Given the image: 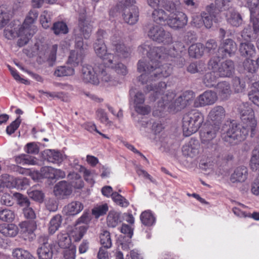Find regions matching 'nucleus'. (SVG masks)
Here are the masks:
<instances>
[{"label": "nucleus", "mask_w": 259, "mask_h": 259, "mask_svg": "<svg viewBox=\"0 0 259 259\" xmlns=\"http://www.w3.org/2000/svg\"><path fill=\"white\" fill-rule=\"evenodd\" d=\"M240 118L243 120V118L249 119H255L254 111L248 104H243L240 108Z\"/></svg>", "instance_id": "obj_37"}, {"label": "nucleus", "mask_w": 259, "mask_h": 259, "mask_svg": "<svg viewBox=\"0 0 259 259\" xmlns=\"http://www.w3.org/2000/svg\"><path fill=\"white\" fill-rule=\"evenodd\" d=\"M100 243L103 247L106 248H109L111 247L112 242L110 234L108 231H103L100 234Z\"/></svg>", "instance_id": "obj_50"}, {"label": "nucleus", "mask_w": 259, "mask_h": 259, "mask_svg": "<svg viewBox=\"0 0 259 259\" xmlns=\"http://www.w3.org/2000/svg\"><path fill=\"white\" fill-rule=\"evenodd\" d=\"M139 51L142 54H148L150 61L148 64L139 61L138 64V70L143 73L139 77V80L142 83H146L147 85L144 90L146 93L153 92L150 97L151 101L158 100L157 109L153 111L155 115L160 116L161 112L164 111L166 108L170 112H176L185 107L193 98V93L187 91L181 95L174 99L176 95L172 92H167L162 94L166 87L165 82L160 81L156 84L157 80L169 76L172 71V68L169 64H165L161 66L159 63L162 60L167 59L169 57L175 56V47L170 53L166 52L164 47L150 48L148 45H144L139 47Z\"/></svg>", "instance_id": "obj_1"}, {"label": "nucleus", "mask_w": 259, "mask_h": 259, "mask_svg": "<svg viewBox=\"0 0 259 259\" xmlns=\"http://www.w3.org/2000/svg\"><path fill=\"white\" fill-rule=\"evenodd\" d=\"M237 50L236 43L231 39H226L221 44L219 53L222 57L230 56L234 54Z\"/></svg>", "instance_id": "obj_19"}, {"label": "nucleus", "mask_w": 259, "mask_h": 259, "mask_svg": "<svg viewBox=\"0 0 259 259\" xmlns=\"http://www.w3.org/2000/svg\"><path fill=\"white\" fill-rule=\"evenodd\" d=\"M239 51L241 55L245 57H252L255 54L254 46L248 41L241 43Z\"/></svg>", "instance_id": "obj_32"}, {"label": "nucleus", "mask_w": 259, "mask_h": 259, "mask_svg": "<svg viewBox=\"0 0 259 259\" xmlns=\"http://www.w3.org/2000/svg\"><path fill=\"white\" fill-rule=\"evenodd\" d=\"M152 17L154 21L157 23H161L166 21L168 17L165 12L162 9H155L152 13Z\"/></svg>", "instance_id": "obj_49"}, {"label": "nucleus", "mask_w": 259, "mask_h": 259, "mask_svg": "<svg viewBox=\"0 0 259 259\" xmlns=\"http://www.w3.org/2000/svg\"><path fill=\"white\" fill-rule=\"evenodd\" d=\"M218 128L213 125H208L203 128L200 133L201 143L212 151L217 148V145L213 142L217 136Z\"/></svg>", "instance_id": "obj_6"}, {"label": "nucleus", "mask_w": 259, "mask_h": 259, "mask_svg": "<svg viewBox=\"0 0 259 259\" xmlns=\"http://www.w3.org/2000/svg\"><path fill=\"white\" fill-rule=\"evenodd\" d=\"M180 3L177 1L170 3L165 6V9L170 13L169 15L178 13V11H180Z\"/></svg>", "instance_id": "obj_59"}, {"label": "nucleus", "mask_w": 259, "mask_h": 259, "mask_svg": "<svg viewBox=\"0 0 259 259\" xmlns=\"http://www.w3.org/2000/svg\"><path fill=\"white\" fill-rule=\"evenodd\" d=\"M62 223V218L60 215H56L50 221L49 232L53 234L59 228Z\"/></svg>", "instance_id": "obj_44"}, {"label": "nucleus", "mask_w": 259, "mask_h": 259, "mask_svg": "<svg viewBox=\"0 0 259 259\" xmlns=\"http://www.w3.org/2000/svg\"><path fill=\"white\" fill-rule=\"evenodd\" d=\"M218 99L217 94L211 91H207L199 95L195 101L196 107H202L213 104Z\"/></svg>", "instance_id": "obj_13"}, {"label": "nucleus", "mask_w": 259, "mask_h": 259, "mask_svg": "<svg viewBox=\"0 0 259 259\" xmlns=\"http://www.w3.org/2000/svg\"><path fill=\"white\" fill-rule=\"evenodd\" d=\"M90 221L88 214H84L78 219L76 227L72 232L71 235L75 241H79L87 231V224Z\"/></svg>", "instance_id": "obj_11"}, {"label": "nucleus", "mask_w": 259, "mask_h": 259, "mask_svg": "<svg viewBox=\"0 0 259 259\" xmlns=\"http://www.w3.org/2000/svg\"><path fill=\"white\" fill-rule=\"evenodd\" d=\"M204 121L203 115L197 110H192L186 113L183 118V131L188 137L195 133Z\"/></svg>", "instance_id": "obj_5"}, {"label": "nucleus", "mask_w": 259, "mask_h": 259, "mask_svg": "<svg viewBox=\"0 0 259 259\" xmlns=\"http://www.w3.org/2000/svg\"><path fill=\"white\" fill-rule=\"evenodd\" d=\"M52 29L56 35L65 34L68 32L67 25L63 22L55 23L53 24Z\"/></svg>", "instance_id": "obj_47"}, {"label": "nucleus", "mask_w": 259, "mask_h": 259, "mask_svg": "<svg viewBox=\"0 0 259 259\" xmlns=\"http://www.w3.org/2000/svg\"><path fill=\"white\" fill-rule=\"evenodd\" d=\"M148 36L153 40L159 43L169 44L172 42L170 33L159 26L151 27L148 32Z\"/></svg>", "instance_id": "obj_8"}, {"label": "nucleus", "mask_w": 259, "mask_h": 259, "mask_svg": "<svg viewBox=\"0 0 259 259\" xmlns=\"http://www.w3.org/2000/svg\"><path fill=\"white\" fill-rule=\"evenodd\" d=\"M243 64L244 68L249 72H255L257 69L255 63H254L252 60L249 59H247L244 62Z\"/></svg>", "instance_id": "obj_63"}, {"label": "nucleus", "mask_w": 259, "mask_h": 259, "mask_svg": "<svg viewBox=\"0 0 259 259\" xmlns=\"http://www.w3.org/2000/svg\"><path fill=\"white\" fill-rule=\"evenodd\" d=\"M84 57V53L80 51H71L68 59V63L76 66L82 62Z\"/></svg>", "instance_id": "obj_29"}, {"label": "nucleus", "mask_w": 259, "mask_h": 259, "mask_svg": "<svg viewBox=\"0 0 259 259\" xmlns=\"http://www.w3.org/2000/svg\"><path fill=\"white\" fill-rule=\"evenodd\" d=\"M43 156L45 159L48 161L54 163H60L63 160V156L59 152L55 150L48 149L44 152Z\"/></svg>", "instance_id": "obj_28"}, {"label": "nucleus", "mask_w": 259, "mask_h": 259, "mask_svg": "<svg viewBox=\"0 0 259 259\" xmlns=\"http://www.w3.org/2000/svg\"><path fill=\"white\" fill-rule=\"evenodd\" d=\"M13 196L17 199L18 204L22 207H26L30 205V201L28 199L20 193H15Z\"/></svg>", "instance_id": "obj_58"}, {"label": "nucleus", "mask_w": 259, "mask_h": 259, "mask_svg": "<svg viewBox=\"0 0 259 259\" xmlns=\"http://www.w3.org/2000/svg\"><path fill=\"white\" fill-rule=\"evenodd\" d=\"M78 27L84 38H89L92 32L93 26L90 21L84 19L83 15L80 16L79 18Z\"/></svg>", "instance_id": "obj_21"}, {"label": "nucleus", "mask_w": 259, "mask_h": 259, "mask_svg": "<svg viewBox=\"0 0 259 259\" xmlns=\"http://www.w3.org/2000/svg\"><path fill=\"white\" fill-rule=\"evenodd\" d=\"M188 22L186 15L181 11L169 15L167 19V25L174 29H179L185 26Z\"/></svg>", "instance_id": "obj_10"}, {"label": "nucleus", "mask_w": 259, "mask_h": 259, "mask_svg": "<svg viewBox=\"0 0 259 259\" xmlns=\"http://www.w3.org/2000/svg\"><path fill=\"white\" fill-rule=\"evenodd\" d=\"M247 7L250 12V19L252 22L255 33L259 32V0H248Z\"/></svg>", "instance_id": "obj_12"}, {"label": "nucleus", "mask_w": 259, "mask_h": 259, "mask_svg": "<svg viewBox=\"0 0 259 259\" xmlns=\"http://www.w3.org/2000/svg\"><path fill=\"white\" fill-rule=\"evenodd\" d=\"M0 233L6 237H13L18 233V227L13 224L0 225Z\"/></svg>", "instance_id": "obj_26"}, {"label": "nucleus", "mask_w": 259, "mask_h": 259, "mask_svg": "<svg viewBox=\"0 0 259 259\" xmlns=\"http://www.w3.org/2000/svg\"><path fill=\"white\" fill-rule=\"evenodd\" d=\"M78 171L83 174V177L88 183L91 185L94 184V174L91 170L87 169L82 165H79Z\"/></svg>", "instance_id": "obj_53"}, {"label": "nucleus", "mask_w": 259, "mask_h": 259, "mask_svg": "<svg viewBox=\"0 0 259 259\" xmlns=\"http://www.w3.org/2000/svg\"><path fill=\"white\" fill-rule=\"evenodd\" d=\"M71 187L65 181L58 183L55 185L54 189L55 195L59 197L69 195L71 193Z\"/></svg>", "instance_id": "obj_24"}, {"label": "nucleus", "mask_w": 259, "mask_h": 259, "mask_svg": "<svg viewBox=\"0 0 259 259\" xmlns=\"http://www.w3.org/2000/svg\"><path fill=\"white\" fill-rule=\"evenodd\" d=\"M24 150L27 154H21L14 157L15 161L17 164L32 165V142L29 143L26 145Z\"/></svg>", "instance_id": "obj_17"}, {"label": "nucleus", "mask_w": 259, "mask_h": 259, "mask_svg": "<svg viewBox=\"0 0 259 259\" xmlns=\"http://www.w3.org/2000/svg\"><path fill=\"white\" fill-rule=\"evenodd\" d=\"M109 209L108 205L107 203L101 205H97L95 206L92 210V214L96 218H99L100 216L103 215L106 213Z\"/></svg>", "instance_id": "obj_51"}, {"label": "nucleus", "mask_w": 259, "mask_h": 259, "mask_svg": "<svg viewBox=\"0 0 259 259\" xmlns=\"http://www.w3.org/2000/svg\"><path fill=\"white\" fill-rule=\"evenodd\" d=\"M96 114L97 119L101 122L104 124H108L110 122L106 112L103 109L98 108L96 112Z\"/></svg>", "instance_id": "obj_57"}, {"label": "nucleus", "mask_w": 259, "mask_h": 259, "mask_svg": "<svg viewBox=\"0 0 259 259\" xmlns=\"http://www.w3.org/2000/svg\"><path fill=\"white\" fill-rule=\"evenodd\" d=\"M139 12L136 6L126 7L124 10V19L129 24H135L138 20Z\"/></svg>", "instance_id": "obj_22"}, {"label": "nucleus", "mask_w": 259, "mask_h": 259, "mask_svg": "<svg viewBox=\"0 0 259 259\" xmlns=\"http://www.w3.org/2000/svg\"><path fill=\"white\" fill-rule=\"evenodd\" d=\"M20 232L26 236L32 234V220H29L23 221L19 224Z\"/></svg>", "instance_id": "obj_39"}, {"label": "nucleus", "mask_w": 259, "mask_h": 259, "mask_svg": "<svg viewBox=\"0 0 259 259\" xmlns=\"http://www.w3.org/2000/svg\"><path fill=\"white\" fill-rule=\"evenodd\" d=\"M248 97L254 104L259 106V81L254 82L251 87Z\"/></svg>", "instance_id": "obj_33"}, {"label": "nucleus", "mask_w": 259, "mask_h": 259, "mask_svg": "<svg viewBox=\"0 0 259 259\" xmlns=\"http://www.w3.org/2000/svg\"><path fill=\"white\" fill-rule=\"evenodd\" d=\"M200 145L197 140L191 139L183 146L182 152L184 155L190 157H195L200 153Z\"/></svg>", "instance_id": "obj_16"}, {"label": "nucleus", "mask_w": 259, "mask_h": 259, "mask_svg": "<svg viewBox=\"0 0 259 259\" xmlns=\"http://www.w3.org/2000/svg\"><path fill=\"white\" fill-rule=\"evenodd\" d=\"M111 45L114 51V58H111L106 65L115 70L119 74L125 75L127 73L126 67L118 62L119 58H126L131 56V48L125 46L121 38L118 35L115 34L111 38Z\"/></svg>", "instance_id": "obj_3"}, {"label": "nucleus", "mask_w": 259, "mask_h": 259, "mask_svg": "<svg viewBox=\"0 0 259 259\" xmlns=\"http://www.w3.org/2000/svg\"><path fill=\"white\" fill-rule=\"evenodd\" d=\"M2 177L8 180L6 184L7 187L23 190L28 185V180L26 178H14L7 174L3 175Z\"/></svg>", "instance_id": "obj_18"}, {"label": "nucleus", "mask_w": 259, "mask_h": 259, "mask_svg": "<svg viewBox=\"0 0 259 259\" xmlns=\"http://www.w3.org/2000/svg\"><path fill=\"white\" fill-rule=\"evenodd\" d=\"M32 11L30 10L25 18L22 25L16 23L15 21L10 23L4 30V35L6 38L12 40L20 37L17 41V46L22 47L27 44L31 38L32 26Z\"/></svg>", "instance_id": "obj_2"}, {"label": "nucleus", "mask_w": 259, "mask_h": 259, "mask_svg": "<svg viewBox=\"0 0 259 259\" xmlns=\"http://www.w3.org/2000/svg\"><path fill=\"white\" fill-rule=\"evenodd\" d=\"M12 255L16 259H32V255L28 251L21 248H15Z\"/></svg>", "instance_id": "obj_46"}, {"label": "nucleus", "mask_w": 259, "mask_h": 259, "mask_svg": "<svg viewBox=\"0 0 259 259\" xmlns=\"http://www.w3.org/2000/svg\"><path fill=\"white\" fill-rule=\"evenodd\" d=\"M210 8L211 6L207 7V10L208 12V13L206 12H203L202 13L203 24L207 28H209L211 27L213 21H214V16L209 12V9Z\"/></svg>", "instance_id": "obj_52"}, {"label": "nucleus", "mask_w": 259, "mask_h": 259, "mask_svg": "<svg viewBox=\"0 0 259 259\" xmlns=\"http://www.w3.org/2000/svg\"><path fill=\"white\" fill-rule=\"evenodd\" d=\"M40 21L42 26L47 29L51 24V17L50 14L47 11H44L40 17Z\"/></svg>", "instance_id": "obj_60"}, {"label": "nucleus", "mask_w": 259, "mask_h": 259, "mask_svg": "<svg viewBox=\"0 0 259 259\" xmlns=\"http://www.w3.org/2000/svg\"><path fill=\"white\" fill-rule=\"evenodd\" d=\"M228 21L232 25L239 26L242 23V18L240 15L233 10H231L227 14Z\"/></svg>", "instance_id": "obj_35"}, {"label": "nucleus", "mask_w": 259, "mask_h": 259, "mask_svg": "<svg viewBox=\"0 0 259 259\" xmlns=\"http://www.w3.org/2000/svg\"><path fill=\"white\" fill-rule=\"evenodd\" d=\"M10 14L4 7H0V29L3 28L9 23Z\"/></svg>", "instance_id": "obj_54"}, {"label": "nucleus", "mask_w": 259, "mask_h": 259, "mask_svg": "<svg viewBox=\"0 0 259 259\" xmlns=\"http://www.w3.org/2000/svg\"><path fill=\"white\" fill-rule=\"evenodd\" d=\"M225 111L224 108L221 106L214 107L209 112V118L213 121H219L224 118Z\"/></svg>", "instance_id": "obj_30"}, {"label": "nucleus", "mask_w": 259, "mask_h": 259, "mask_svg": "<svg viewBox=\"0 0 259 259\" xmlns=\"http://www.w3.org/2000/svg\"><path fill=\"white\" fill-rule=\"evenodd\" d=\"M140 220L145 226H150L155 222V218L150 210H145L140 215Z\"/></svg>", "instance_id": "obj_41"}, {"label": "nucleus", "mask_w": 259, "mask_h": 259, "mask_svg": "<svg viewBox=\"0 0 259 259\" xmlns=\"http://www.w3.org/2000/svg\"><path fill=\"white\" fill-rule=\"evenodd\" d=\"M250 165L252 170L259 171V149H255L253 151Z\"/></svg>", "instance_id": "obj_55"}, {"label": "nucleus", "mask_w": 259, "mask_h": 259, "mask_svg": "<svg viewBox=\"0 0 259 259\" xmlns=\"http://www.w3.org/2000/svg\"><path fill=\"white\" fill-rule=\"evenodd\" d=\"M120 222V214L114 211H110L107 218V223L110 227H116Z\"/></svg>", "instance_id": "obj_42"}, {"label": "nucleus", "mask_w": 259, "mask_h": 259, "mask_svg": "<svg viewBox=\"0 0 259 259\" xmlns=\"http://www.w3.org/2000/svg\"><path fill=\"white\" fill-rule=\"evenodd\" d=\"M54 168L51 166L42 167L40 172L33 170V180L35 179L38 180L44 178L54 179Z\"/></svg>", "instance_id": "obj_25"}, {"label": "nucleus", "mask_w": 259, "mask_h": 259, "mask_svg": "<svg viewBox=\"0 0 259 259\" xmlns=\"http://www.w3.org/2000/svg\"><path fill=\"white\" fill-rule=\"evenodd\" d=\"M74 73V69L72 67L61 66L56 69L54 75L57 77H63L73 75Z\"/></svg>", "instance_id": "obj_36"}, {"label": "nucleus", "mask_w": 259, "mask_h": 259, "mask_svg": "<svg viewBox=\"0 0 259 259\" xmlns=\"http://www.w3.org/2000/svg\"><path fill=\"white\" fill-rule=\"evenodd\" d=\"M217 91L220 97L225 100L231 95V91L229 84L225 81L219 82L217 84Z\"/></svg>", "instance_id": "obj_31"}, {"label": "nucleus", "mask_w": 259, "mask_h": 259, "mask_svg": "<svg viewBox=\"0 0 259 259\" xmlns=\"http://www.w3.org/2000/svg\"><path fill=\"white\" fill-rule=\"evenodd\" d=\"M248 177V170L246 167L241 166L235 169L231 174L230 180L233 183L244 182Z\"/></svg>", "instance_id": "obj_20"}, {"label": "nucleus", "mask_w": 259, "mask_h": 259, "mask_svg": "<svg viewBox=\"0 0 259 259\" xmlns=\"http://www.w3.org/2000/svg\"><path fill=\"white\" fill-rule=\"evenodd\" d=\"M38 242L41 244L37 250L38 258L52 259L53 255L54 243H49L48 237L45 235L39 237Z\"/></svg>", "instance_id": "obj_9"}, {"label": "nucleus", "mask_w": 259, "mask_h": 259, "mask_svg": "<svg viewBox=\"0 0 259 259\" xmlns=\"http://www.w3.org/2000/svg\"><path fill=\"white\" fill-rule=\"evenodd\" d=\"M76 253V248L73 245H71L69 247L65 248L64 251V257L65 259H75Z\"/></svg>", "instance_id": "obj_61"}, {"label": "nucleus", "mask_w": 259, "mask_h": 259, "mask_svg": "<svg viewBox=\"0 0 259 259\" xmlns=\"http://www.w3.org/2000/svg\"><path fill=\"white\" fill-rule=\"evenodd\" d=\"M58 47L57 45H53L49 48L47 54L40 52L37 61L39 64L46 62L49 66H53L56 61V52Z\"/></svg>", "instance_id": "obj_14"}, {"label": "nucleus", "mask_w": 259, "mask_h": 259, "mask_svg": "<svg viewBox=\"0 0 259 259\" xmlns=\"http://www.w3.org/2000/svg\"><path fill=\"white\" fill-rule=\"evenodd\" d=\"M21 120L19 118H17L13 121L9 126L7 127L6 132L8 134L11 135L13 134L19 127Z\"/></svg>", "instance_id": "obj_62"}, {"label": "nucleus", "mask_w": 259, "mask_h": 259, "mask_svg": "<svg viewBox=\"0 0 259 259\" xmlns=\"http://www.w3.org/2000/svg\"><path fill=\"white\" fill-rule=\"evenodd\" d=\"M251 192L254 195H259V171L257 176L253 180L251 183Z\"/></svg>", "instance_id": "obj_64"}, {"label": "nucleus", "mask_w": 259, "mask_h": 259, "mask_svg": "<svg viewBox=\"0 0 259 259\" xmlns=\"http://www.w3.org/2000/svg\"><path fill=\"white\" fill-rule=\"evenodd\" d=\"M219 76L217 72L213 71L208 72L204 76L203 82L207 87H213L216 84Z\"/></svg>", "instance_id": "obj_43"}, {"label": "nucleus", "mask_w": 259, "mask_h": 259, "mask_svg": "<svg viewBox=\"0 0 259 259\" xmlns=\"http://www.w3.org/2000/svg\"><path fill=\"white\" fill-rule=\"evenodd\" d=\"M71 185L76 189H80L83 186V182L79 175L72 172L68 176Z\"/></svg>", "instance_id": "obj_38"}, {"label": "nucleus", "mask_w": 259, "mask_h": 259, "mask_svg": "<svg viewBox=\"0 0 259 259\" xmlns=\"http://www.w3.org/2000/svg\"><path fill=\"white\" fill-rule=\"evenodd\" d=\"M241 122V125H232L228 129L224 137L226 141L232 144H237L244 140L249 132L251 136L255 134L257 126L256 119L247 120L243 118Z\"/></svg>", "instance_id": "obj_4"}, {"label": "nucleus", "mask_w": 259, "mask_h": 259, "mask_svg": "<svg viewBox=\"0 0 259 259\" xmlns=\"http://www.w3.org/2000/svg\"><path fill=\"white\" fill-rule=\"evenodd\" d=\"M98 77L103 83H106L110 85H114L116 83L114 78L108 72L106 69H103L99 73Z\"/></svg>", "instance_id": "obj_40"}, {"label": "nucleus", "mask_w": 259, "mask_h": 259, "mask_svg": "<svg viewBox=\"0 0 259 259\" xmlns=\"http://www.w3.org/2000/svg\"><path fill=\"white\" fill-rule=\"evenodd\" d=\"M204 47L202 44L197 43L192 45L189 49V54L193 58H198L202 56Z\"/></svg>", "instance_id": "obj_34"}, {"label": "nucleus", "mask_w": 259, "mask_h": 259, "mask_svg": "<svg viewBox=\"0 0 259 259\" xmlns=\"http://www.w3.org/2000/svg\"><path fill=\"white\" fill-rule=\"evenodd\" d=\"M83 208V205L81 202L72 201L64 207V211L67 215H74L81 212Z\"/></svg>", "instance_id": "obj_27"}, {"label": "nucleus", "mask_w": 259, "mask_h": 259, "mask_svg": "<svg viewBox=\"0 0 259 259\" xmlns=\"http://www.w3.org/2000/svg\"><path fill=\"white\" fill-rule=\"evenodd\" d=\"M81 76L83 81L87 83L97 85L100 81L98 75H96L94 68L90 65L82 66Z\"/></svg>", "instance_id": "obj_15"}, {"label": "nucleus", "mask_w": 259, "mask_h": 259, "mask_svg": "<svg viewBox=\"0 0 259 259\" xmlns=\"http://www.w3.org/2000/svg\"><path fill=\"white\" fill-rule=\"evenodd\" d=\"M71 239L67 233L58 235V244L61 248H67L71 246Z\"/></svg>", "instance_id": "obj_48"}, {"label": "nucleus", "mask_w": 259, "mask_h": 259, "mask_svg": "<svg viewBox=\"0 0 259 259\" xmlns=\"http://www.w3.org/2000/svg\"><path fill=\"white\" fill-rule=\"evenodd\" d=\"M15 217V213L12 210L7 208L0 210V220L3 222H12Z\"/></svg>", "instance_id": "obj_45"}, {"label": "nucleus", "mask_w": 259, "mask_h": 259, "mask_svg": "<svg viewBox=\"0 0 259 259\" xmlns=\"http://www.w3.org/2000/svg\"><path fill=\"white\" fill-rule=\"evenodd\" d=\"M112 199L116 204L121 207H126L129 205L128 201L124 197L116 192H114V194H112Z\"/></svg>", "instance_id": "obj_56"}, {"label": "nucleus", "mask_w": 259, "mask_h": 259, "mask_svg": "<svg viewBox=\"0 0 259 259\" xmlns=\"http://www.w3.org/2000/svg\"><path fill=\"white\" fill-rule=\"evenodd\" d=\"M105 33L103 30H99L97 32V35L99 37L94 44V51L97 56L104 61L105 64L111 58H114V55L111 53H107V47L101 37Z\"/></svg>", "instance_id": "obj_7"}, {"label": "nucleus", "mask_w": 259, "mask_h": 259, "mask_svg": "<svg viewBox=\"0 0 259 259\" xmlns=\"http://www.w3.org/2000/svg\"><path fill=\"white\" fill-rule=\"evenodd\" d=\"M234 70V63L231 60H226L222 63L218 69V75L220 77H230Z\"/></svg>", "instance_id": "obj_23"}]
</instances>
